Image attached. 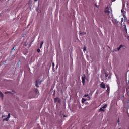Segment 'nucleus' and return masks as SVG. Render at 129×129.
<instances>
[{"label":"nucleus","instance_id":"nucleus-3","mask_svg":"<svg viewBox=\"0 0 129 129\" xmlns=\"http://www.w3.org/2000/svg\"><path fill=\"white\" fill-rule=\"evenodd\" d=\"M100 87L101 88H103V89H105V84H104V82H102L100 84Z\"/></svg>","mask_w":129,"mask_h":129},{"label":"nucleus","instance_id":"nucleus-29","mask_svg":"<svg viewBox=\"0 0 129 129\" xmlns=\"http://www.w3.org/2000/svg\"><path fill=\"white\" fill-rule=\"evenodd\" d=\"M107 89H108V88H109V87L107 86Z\"/></svg>","mask_w":129,"mask_h":129},{"label":"nucleus","instance_id":"nucleus-21","mask_svg":"<svg viewBox=\"0 0 129 129\" xmlns=\"http://www.w3.org/2000/svg\"><path fill=\"white\" fill-rule=\"evenodd\" d=\"M108 76V75L106 74L105 75V77H107Z\"/></svg>","mask_w":129,"mask_h":129},{"label":"nucleus","instance_id":"nucleus-5","mask_svg":"<svg viewBox=\"0 0 129 129\" xmlns=\"http://www.w3.org/2000/svg\"><path fill=\"white\" fill-rule=\"evenodd\" d=\"M125 45H121L119 47L117 48V50L118 51H119L121 49V48H125Z\"/></svg>","mask_w":129,"mask_h":129},{"label":"nucleus","instance_id":"nucleus-11","mask_svg":"<svg viewBox=\"0 0 129 129\" xmlns=\"http://www.w3.org/2000/svg\"><path fill=\"white\" fill-rule=\"evenodd\" d=\"M10 117H11V114L8 113L7 118H10Z\"/></svg>","mask_w":129,"mask_h":129},{"label":"nucleus","instance_id":"nucleus-12","mask_svg":"<svg viewBox=\"0 0 129 129\" xmlns=\"http://www.w3.org/2000/svg\"><path fill=\"white\" fill-rule=\"evenodd\" d=\"M4 120H5L6 121H8L9 120V118L7 117L4 119Z\"/></svg>","mask_w":129,"mask_h":129},{"label":"nucleus","instance_id":"nucleus-24","mask_svg":"<svg viewBox=\"0 0 129 129\" xmlns=\"http://www.w3.org/2000/svg\"><path fill=\"white\" fill-rule=\"evenodd\" d=\"M88 98H89V100H90V96H89V95H88Z\"/></svg>","mask_w":129,"mask_h":129},{"label":"nucleus","instance_id":"nucleus-22","mask_svg":"<svg viewBox=\"0 0 129 129\" xmlns=\"http://www.w3.org/2000/svg\"><path fill=\"white\" fill-rule=\"evenodd\" d=\"M55 90H54V92H53V93L52 94L53 96H55Z\"/></svg>","mask_w":129,"mask_h":129},{"label":"nucleus","instance_id":"nucleus-30","mask_svg":"<svg viewBox=\"0 0 129 129\" xmlns=\"http://www.w3.org/2000/svg\"><path fill=\"white\" fill-rule=\"evenodd\" d=\"M34 2H38V0H34Z\"/></svg>","mask_w":129,"mask_h":129},{"label":"nucleus","instance_id":"nucleus-17","mask_svg":"<svg viewBox=\"0 0 129 129\" xmlns=\"http://www.w3.org/2000/svg\"><path fill=\"white\" fill-rule=\"evenodd\" d=\"M43 44H44V41H41L40 42V45H43Z\"/></svg>","mask_w":129,"mask_h":129},{"label":"nucleus","instance_id":"nucleus-31","mask_svg":"<svg viewBox=\"0 0 129 129\" xmlns=\"http://www.w3.org/2000/svg\"><path fill=\"white\" fill-rule=\"evenodd\" d=\"M52 69H53V70H54V68H52Z\"/></svg>","mask_w":129,"mask_h":129},{"label":"nucleus","instance_id":"nucleus-27","mask_svg":"<svg viewBox=\"0 0 129 129\" xmlns=\"http://www.w3.org/2000/svg\"><path fill=\"white\" fill-rule=\"evenodd\" d=\"M63 117H66V115H63Z\"/></svg>","mask_w":129,"mask_h":129},{"label":"nucleus","instance_id":"nucleus-18","mask_svg":"<svg viewBox=\"0 0 129 129\" xmlns=\"http://www.w3.org/2000/svg\"><path fill=\"white\" fill-rule=\"evenodd\" d=\"M88 94H86L84 96V97H87V96H88Z\"/></svg>","mask_w":129,"mask_h":129},{"label":"nucleus","instance_id":"nucleus-19","mask_svg":"<svg viewBox=\"0 0 129 129\" xmlns=\"http://www.w3.org/2000/svg\"><path fill=\"white\" fill-rule=\"evenodd\" d=\"M40 51H41V50H40V49H37L38 53H40Z\"/></svg>","mask_w":129,"mask_h":129},{"label":"nucleus","instance_id":"nucleus-1","mask_svg":"<svg viewBox=\"0 0 129 129\" xmlns=\"http://www.w3.org/2000/svg\"><path fill=\"white\" fill-rule=\"evenodd\" d=\"M105 13H107V14H110V12H112V10H111V8H109L108 7H107L105 10Z\"/></svg>","mask_w":129,"mask_h":129},{"label":"nucleus","instance_id":"nucleus-9","mask_svg":"<svg viewBox=\"0 0 129 129\" xmlns=\"http://www.w3.org/2000/svg\"><path fill=\"white\" fill-rule=\"evenodd\" d=\"M99 111H102L103 112H104V109L102 107L99 109Z\"/></svg>","mask_w":129,"mask_h":129},{"label":"nucleus","instance_id":"nucleus-26","mask_svg":"<svg viewBox=\"0 0 129 129\" xmlns=\"http://www.w3.org/2000/svg\"><path fill=\"white\" fill-rule=\"evenodd\" d=\"M118 122L119 123V122H120V121L119 120V118H118Z\"/></svg>","mask_w":129,"mask_h":129},{"label":"nucleus","instance_id":"nucleus-28","mask_svg":"<svg viewBox=\"0 0 129 129\" xmlns=\"http://www.w3.org/2000/svg\"><path fill=\"white\" fill-rule=\"evenodd\" d=\"M11 50H15V47H14Z\"/></svg>","mask_w":129,"mask_h":129},{"label":"nucleus","instance_id":"nucleus-33","mask_svg":"<svg viewBox=\"0 0 129 129\" xmlns=\"http://www.w3.org/2000/svg\"><path fill=\"white\" fill-rule=\"evenodd\" d=\"M58 66H56V67H57Z\"/></svg>","mask_w":129,"mask_h":129},{"label":"nucleus","instance_id":"nucleus-16","mask_svg":"<svg viewBox=\"0 0 129 129\" xmlns=\"http://www.w3.org/2000/svg\"><path fill=\"white\" fill-rule=\"evenodd\" d=\"M126 92H127V95H128V96H129V90H127L126 91Z\"/></svg>","mask_w":129,"mask_h":129},{"label":"nucleus","instance_id":"nucleus-23","mask_svg":"<svg viewBox=\"0 0 129 129\" xmlns=\"http://www.w3.org/2000/svg\"><path fill=\"white\" fill-rule=\"evenodd\" d=\"M42 46H43V45H42V44H40V49L42 48Z\"/></svg>","mask_w":129,"mask_h":129},{"label":"nucleus","instance_id":"nucleus-13","mask_svg":"<svg viewBox=\"0 0 129 129\" xmlns=\"http://www.w3.org/2000/svg\"><path fill=\"white\" fill-rule=\"evenodd\" d=\"M8 93H11V92L6 91V92H5V94H8Z\"/></svg>","mask_w":129,"mask_h":129},{"label":"nucleus","instance_id":"nucleus-6","mask_svg":"<svg viewBox=\"0 0 129 129\" xmlns=\"http://www.w3.org/2000/svg\"><path fill=\"white\" fill-rule=\"evenodd\" d=\"M60 98H54V103H56V102H58V101L59 100Z\"/></svg>","mask_w":129,"mask_h":129},{"label":"nucleus","instance_id":"nucleus-2","mask_svg":"<svg viewBox=\"0 0 129 129\" xmlns=\"http://www.w3.org/2000/svg\"><path fill=\"white\" fill-rule=\"evenodd\" d=\"M82 82L83 83V85H85V75H84V77H82Z\"/></svg>","mask_w":129,"mask_h":129},{"label":"nucleus","instance_id":"nucleus-4","mask_svg":"<svg viewBox=\"0 0 129 129\" xmlns=\"http://www.w3.org/2000/svg\"><path fill=\"white\" fill-rule=\"evenodd\" d=\"M39 84H41V82H40V81L37 80L36 81V85H35L36 87H39Z\"/></svg>","mask_w":129,"mask_h":129},{"label":"nucleus","instance_id":"nucleus-32","mask_svg":"<svg viewBox=\"0 0 129 129\" xmlns=\"http://www.w3.org/2000/svg\"><path fill=\"white\" fill-rule=\"evenodd\" d=\"M39 1V2H40V0H38Z\"/></svg>","mask_w":129,"mask_h":129},{"label":"nucleus","instance_id":"nucleus-7","mask_svg":"<svg viewBox=\"0 0 129 129\" xmlns=\"http://www.w3.org/2000/svg\"><path fill=\"white\" fill-rule=\"evenodd\" d=\"M0 97L2 98V99H4V94L2 93V92L0 91Z\"/></svg>","mask_w":129,"mask_h":129},{"label":"nucleus","instance_id":"nucleus-8","mask_svg":"<svg viewBox=\"0 0 129 129\" xmlns=\"http://www.w3.org/2000/svg\"><path fill=\"white\" fill-rule=\"evenodd\" d=\"M86 100H87V99H84V98H82V103H84V102H85V101H86Z\"/></svg>","mask_w":129,"mask_h":129},{"label":"nucleus","instance_id":"nucleus-15","mask_svg":"<svg viewBox=\"0 0 129 129\" xmlns=\"http://www.w3.org/2000/svg\"><path fill=\"white\" fill-rule=\"evenodd\" d=\"M84 52H85L86 51V47H84L83 49Z\"/></svg>","mask_w":129,"mask_h":129},{"label":"nucleus","instance_id":"nucleus-20","mask_svg":"<svg viewBox=\"0 0 129 129\" xmlns=\"http://www.w3.org/2000/svg\"><path fill=\"white\" fill-rule=\"evenodd\" d=\"M52 66H53V68L55 67V63H54V62L52 63Z\"/></svg>","mask_w":129,"mask_h":129},{"label":"nucleus","instance_id":"nucleus-10","mask_svg":"<svg viewBox=\"0 0 129 129\" xmlns=\"http://www.w3.org/2000/svg\"><path fill=\"white\" fill-rule=\"evenodd\" d=\"M106 107H107V104H105L103 107L102 108L104 109L106 108Z\"/></svg>","mask_w":129,"mask_h":129},{"label":"nucleus","instance_id":"nucleus-25","mask_svg":"<svg viewBox=\"0 0 129 129\" xmlns=\"http://www.w3.org/2000/svg\"><path fill=\"white\" fill-rule=\"evenodd\" d=\"M124 12V10L122 9V10H121V12L123 13Z\"/></svg>","mask_w":129,"mask_h":129},{"label":"nucleus","instance_id":"nucleus-14","mask_svg":"<svg viewBox=\"0 0 129 129\" xmlns=\"http://www.w3.org/2000/svg\"><path fill=\"white\" fill-rule=\"evenodd\" d=\"M58 103H61V99H58V101H57Z\"/></svg>","mask_w":129,"mask_h":129}]
</instances>
